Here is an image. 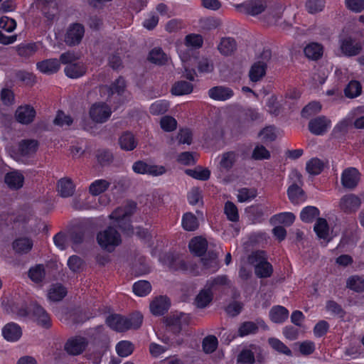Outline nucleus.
I'll return each instance as SVG.
<instances>
[{
    "label": "nucleus",
    "instance_id": "338daca9",
    "mask_svg": "<svg viewBox=\"0 0 364 364\" xmlns=\"http://www.w3.org/2000/svg\"><path fill=\"white\" fill-rule=\"evenodd\" d=\"M321 105L317 102H311L305 106L301 111V116L309 118L310 116L320 112Z\"/></svg>",
    "mask_w": 364,
    "mask_h": 364
},
{
    "label": "nucleus",
    "instance_id": "5701e85b",
    "mask_svg": "<svg viewBox=\"0 0 364 364\" xmlns=\"http://www.w3.org/2000/svg\"><path fill=\"white\" fill-rule=\"evenodd\" d=\"M190 251L197 256H202L208 248V242L202 237L193 238L188 245Z\"/></svg>",
    "mask_w": 364,
    "mask_h": 364
},
{
    "label": "nucleus",
    "instance_id": "4468645a",
    "mask_svg": "<svg viewBox=\"0 0 364 364\" xmlns=\"http://www.w3.org/2000/svg\"><path fill=\"white\" fill-rule=\"evenodd\" d=\"M1 334L6 341L16 342L21 338L22 330L18 324L10 322L4 326L1 329Z\"/></svg>",
    "mask_w": 364,
    "mask_h": 364
},
{
    "label": "nucleus",
    "instance_id": "c9c22d12",
    "mask_svg": "<svg viewBox=\"0 0 364 364\" xmlns=\"http://www.w3.org/2000/svg\"><path fill=\"white\" fill-rule=\"evenodd\" d=\"M245 6L247 14L255 16L261 14L266 9L265 3L262 0H255L252 1L245 2Z\"/></svg>",
    "mask_w": 364,
    "mask_h": 364
},
{
    "label": "nucleus",
    "instance_id": "aec40b11",
    "mask_svg": "<svg viewBox=\"0 0 364 364\" xmlns=\"http://www.w3.org/2000/svg\"><path fill=\"white\" fill-rule=\"evenodd\" d=\"M217 48L221 55L229 56L237 50V43L233 38L223 37L220 39Z\"/></svg>",
    "mask_w": 364,
    "mask_h": 364
},
{
    "label": "nucleus",
    "instance_id": "6ab92c4d",
    "mask_svg": "<svg viewBox=\"0 0 364 364\" xmlns=\"http://www.w3.org/2000/svg\"><path fill=\"white\" fill-rule=\"evenodd\" d=\"M36 67L41 73L46 75H52L59 70L60 64L58 59L50 58L37 63Z\"/></svg>",
    "mask_w": 364,
    "mask_h": 364
},
{
    "label": "nucleus",
    "instance_id": "bf43d9fd",
    "mask_svg": "<svg viewBox=\"0 0 364 364\" xmlns=\"http://www.w3.org/2000/svg\"><path fill=\"white\" fill-rule=\"evenodd\" d=\"M325 4V0H307L305 6L309 13L314 14L322 11Z\"/></svg>",
    "mask_w": 364,
    "mask_h": 364
},
{
    "label": "nucleus",
    "instance_id": "4be33fe9",
    "mask_svg": "<svg viewBox=\"0 0 364 364\" xmlns=\"http://www.w3.org/2000/svg\"><path fill=\"white\" fill-rule=\"evenodd\" d=\"M118 144L121 149L129 151L134 150L136 147L137 141L132 133L125 132L119 137Z\"/></svg>",
    "mask_w": 364,
    "mask_h": 364
},
{
    "label": "nucleus",
    "instance_id": "de8ad7c7",
    "mask_svg": "<svg viewBox=\"0 0 364 364\" xmlns=\"http://www.w3.org/2000/svg\"><path fill=\"white\" fill-rule=\"evenodd\" d=\"M96 159L101 166H107L113 161L114 156L111 151L101 149L97 151Z\"/></svg>",
    "mask_w": 364,
    "mask_h": 364
},
{
    "label": "nucleus",
    "instance_id": "13d9d810",
    "mask_svg": "<svg viewBox=\"0 0 364 364\" xmlns=\"http://www.w3.org/2000/svg\"><path fill=\"white\" fill-rule=\"evenodd\" d=\"M257 195V192L256 189L243 188L238 191L237 197L239 202L244 203L254 199Z\"/></svg>",
    "mask_w": 364,
    "mask_h": 364
},
{
    "label": "nucleus",
    "instance_id": "f8f14e48",
    "mask_svg": "<svg viewBox=\"0 0 364 364\" xmlns=\"http://www.w3.org/2000/svg\"><path fill=\"white\" fill-rule=\"evenodd\" d=\"M331 122L325 116H319L311 119L309 122V129L314 135H323L329 129Z\"/></svg>",
    "mask_w": 364,
    "mask_h": 364
},
{
    "label": "nucleus",
    "instance_id": "473e14b6",
    "mask_svg": "<svg viewBox=\"0 0 364 364\" xmlns=\"http://www.w3.org/2000/svg\"><path fill=\"white\" fill-rule=\"evenodd\" d=\"M201 261L204 267L213 272L217 271L219 268L218 255L213 250H209L208 254L201 259Z\"/></svg>",
    "mask_w": 364,
    "mask_h": 364
},
{
    "label": "nucleus",
    "instance_id": "c756f323",
    "mask_svg": "<svg viewBox=\"0 0 364 364\" xmlns=\"http://www.w3.org/2000/svg\"><path fill=\"white\" fill-rule=\"evenodd\" d=\"M237 159V154L235 151L225 152L221 155L219 163L220 169L230 171Z\"/></svg>",
    "mask_w": 364,
    "mask_h": 364
},
{
    "label": "nucleus",
    "instance_id": "bb28decb",
    "mask_svg": "<svg viewBox=\"0 0 364 364\" xmlns=\"http://www.w3.org/2000/svg\"><path fill=\"white\" fill-rule=\"evenodd\" d=\"M65 73L70 78H78L86 73V68L81 62H76L65 66Z\"/></svg>",
    "mask_w": 364,
    "mask_h": 364
},
{
    "label": "nucleus",
    "instance_id": "774afa93",
    "mask_svg": "<svg viewBox=\"0 0 364 364\" xmlns=\"http://www.w3.org/2000/svg\"><path fill=\"white\" fill-rule=\"evenodd\" d=\"M224 210L228 220L232 222H236L238 220L239 215L237 208L233 203L228 201L225 205Z\"/></svg>",
    "mask_w": 364,
    "mask_h": 364
},
{
    "label": "nucleus",
    "instance_id": "39448f33",
    "mask_svg": "<svg viewBox=\"0 0 364 364\" xmlns=\"http://www.w3.org/2000/svg\"><path fill=\"white\" fill-rule=\"evenodd\" d=\"M99 245L108 252H112L122 242L120 234L113 228L108 227L97 235Z\"/></svg>",
    "mask_w": 364,
    "mask_h": 364
},
{
    "label": "nucleus",
    "instance_id": "4c0bfd02",
    "mask_svg": "<svg viewBox=\"0 0 364 364\" xmlns=\"http://www.w3.org/2000/svg\"><path fill=\"white\" fill-rule=\"evenodd\" d=\"M126 88V82L124 78L119 77L109 87L105 86L102 88V92L106 90L109 95L117 94L122 95Z\"/></svg>",
    "mask_w": 364,
    "mask_h": 364
},
{
    "label": "nucleus",
    "instance_id": "cd10ccee",
    "mask_svg": "<svg viewBox=\"0 0 364 364\" xmlns=\"http://www.w3.org/2000/svg\"><path fill=\"white\" fill-rule=\"evenodd\" d=\"M16 48L19 56L28 58L38 50L39 43H21Z\"/></svg>",
    "mask_w": 364,
    "mask_h": 364
},
{
    "label": "nucleus",
    "instance_id": "412c9836",
    "mask_svg": "<svg viewBox=\"0 0 364 364\" xmlns=\"http://www.w3.org/2000/svg\"><path fill=\"white\" fill-rule=\"evenodd\" d=\"M169 306V299L166 296H161L151 301L150 310L153 314L159 316L166 312L168 310Z\"/></svg>",
    "mask_w": 364,
    "mask_h": 364
},
{
    "label": "nucleus",
    "instance_id": "1a4fd4ad",
    "mask_svg": "<svg viewBox=\"0 0 364 364\" xmlns=\"http://www.w3.org/2000/svg\"><path fill=\"white\" fill-rule=\"evenodd\" d=\"M133 171L139 174H149L158 176L166 173V168L163 166L149 164L143 161H137L132 165Z\"/></svg>",
    "mask_w": 364,
    "mask_h": 364
},
{
    "label": "nucleus",
    "instance_id": "37998d69",
    "mask_svg": "<svg viewBox=\"0 0 364 364\" xmlns=\"http://www.w3.org/2000/svg\"><path fill=\"white\" fill-rule=\"evenodd\" d=\"M320 214L319 210L315 206H306L302 209L300 218L304 223H311Z\"/></svg>",
    "mask_w": 364,
    "mask_h": 364
},
{
    "label": "nucleus",
    "instance_id": "a211bd4d",
    "mask_svg": "<svg viewBox=\"0 0 364 364\" xmlns=\"http://www.w3.org/2000/svg\"><path fill=\"white\" fill-rule=\"evenodd\" d=\"M234 95L232 89L225 86H215L208 90V96L217 101H225Z\"/></svg>",
    "mask_w": 364,
    "mask_h": 364
},
{
    "label": "nucleus",
    "instance_id": "3c124183",
    "mask_svg": "<svg viewBox=\"0 0 364 364\" xmlns=\"http://www.w3.org/2000/svg\"><path fill=\"white\" fill-rule=\"evenodd\" d=\"M186 173L193 178L200 181H206L210 176V171L208 168H203L201 167L187 169L186 170Z\"/></svg>",
    "mask_w": 364,
    "mask_h": 364
},
{
    "label": "nucleus",
    "instance_id": "c03bdc74",
    "mask_svg": "<svg viewBox=\"0 0 364 364\" xmlns=\"http://www.w3.org/2000/svg\"><path fill=\"white\" fill-rule=\"evenodd\" d=\"M346 287L354 291L362 292L364 291V279L358 275L351 276L347 279Z\"/></svg>",
    "mask_w": 364,
    "mask_h": 364
},
{
    "label": "nucleus",
    "instance_id": "4d7b16f0",
    "mask_svg": "<svg viewBox=\"0 0 364 364\" xmlns=\"http://www.w3.org/2000/svg\"><path fill=\"white\" fill-rule=\"evenodd\" d=\"M258 331L257 325L252 321H246L242 323L238 329V335L241 337L256 333Z\"/></svg>",
    "mask_w": 364,
    "mask_h": 364
},
{
    "label": "nucleus",
    "instance_id": "0e129e2a",
    "mask_svg": "<svg viewBox=\"0 0 364 364\" xmlns=\"http://www.w3.org/2000/svg\"><path fill=\"white\" fill-rule=\"evenodd\" d=\"M237 362L238 364H253L255 363L254 353L249 349H244L237 355Z\"/></svg>",
    "mask_w": 364,
    "mask_h": 364
},
{
    "label": "nucleus",
    "instance_id": "6e6d98bb",
    "mask_svg": "<svg viewBox=\"0 0 364 364\" xmlns=\"http://www.w3.org/2000/svg\"><path fill=\"white\" fill-rule=\"evenodd\" d=\"M169 102L168 101L157 100L150 106L149 111L154 115H159L167 112Z\"/></svg>",
    "mask_w": 364,
    "mask_h": 364
},
{
    "label": "nucleus",
    "instance_id": "ddd939ff",
    "mask_svg": "<svg viewBox=\"0 0 364 364\" xmlns=\"http://www.w3.org/2000/svg\"><path fill=\"white\" fill-rule=\"evenodd\" d=\"M360 177V174L355 168H347L341 174V184L346 188L353 189L358 186Z\"/></svg>",
    "mask_w": 364,
    "mask_h": 364
},
{
    "label": "nucleus",
    "instance_id": "f3484780",
    "mask_svg": "<svg viewBox=\"0 0 364 364\" xmlns=\"http://www.w3.org/2000/svg\"><path fill=\"white\" fill-rule=\"evenodd\" d=\"M24 176L18 171L14 170L6 173L4 182L7 186L12 190H18L23 187L24 183Z\"/></svg>",
    "mask_w": 364,
    "mask_h": 364
},
{
    "label": "nucleus",
    "instance_id": "e2e57ef3",
    "mask_svg": "<svg viewBox=\"0 0 364 364\" xmlns=\"http://www.w3.org/2000/svg\"><path fill=\"white\" fill-rule=\"evenodd\" d=\"M28 276L35 282H40L45 277V269L42 264H38L30 269Z\"/></svg>",
    "mask_w": 364,
    "mask_h": 364
},
{
    "label": "nucleus",
    "instance_id": "6e6552de",
    "mask_svg": "<svg viewBox=\"0 0 364 364\" xmlns=\"http://www.w3.org/2000/svg\"><path fill=\"white\" fill-rule=\"evenodd\" d=\"M85 34L84 26L78 23L70 24L65 36V42L69 46L78 45Z\"/></svg>",
    "mask_w": 364,
    "mask_h": 364
},
{
    "label": "nucleus",
    "instance_id": "680f3d73",
    "mask_svg": "<svg viewBox=\"0 0 364 364\" xmlns=\"http://www.w3.org/2000/svg\"><path fill=\"white\" fill-rule=\"evenodd\" d=\"M266 107L270 114L277 116L279 114L281 107L275 95H272L267 98Z\"/></svg>",
    "mask_w": 364,
    "mask_h": 364
},
{
    "label": "nucleus",
    "instance_id": "a18cd8bd",
    "mask_svg": "<svg viewBox=\"0 0 364 364\" xmlns=\"http://www.w3.org/2000/svg\"><path fill=\"white\" fill-rule=\"evenodd\" d=\"M269 345L277 352L287 356H291V350L280 340L276 338H270L268 339Z\"/></svg>",
    "mask_w": 364,
    "mask_h": 364
},
{
    "label": "nucleus",
    "instance_id": "a19ab883",
    "mask_svg": "<svg viewBox=\"0 0 364 364\" xmlns=\"http://www.w3.org/2000/svg\"><path fill=\"white\" fill-rule=\"evenodd\" d=\"M314 230L319 238L327 239L329 228L326 219L318 218L314 225Z\"/></svg>",
    "mask_w": 364,
    "mask_h": 364
},
{
    "label": "nucleus",
    "instance_id": "8fccbe9b",
    "mask_svg": "<svg viewBox=\"0 0 364 364\" xmlns=\"http://www.w3.org/2000/svg\"><path fill=\"white\" fill-rule=\"evenodd\" d=\"M134 293L139 296H144L150 293L151 290V286L150 283L145 280H141L135 282L133 284Z\"/></svg>",
    "mask_w": 364,
    "mask_h": 364
},
{
    "label": "nucleus",
    "instance_id": "7ed1b4c3",
    "mask_svg": "<svg viewBox=\"0 0 364 364\" xmlns=\"http://www.w3.org/2000/svg\"><path fill=\"white\" fill-rule=\"evenodd\" d=\"M249 264L255 267V273L259 278L269 277L273 272L272 265L267 261L265 252L257 250L247 257Z\"/></svg>",
    "mask_w": 364,
    "mask_h": 364
},
{
    "label": "nucleus",
    "instance_id": "052dcab7",
    "mask_svg": "<svg viewBox=\"0 0 364 364\" xmlns=\"http://www.w3.org/2000/svg\"><path fill=\"white\" fill-rule=\"evenodd\" d=\"M43 4V11L46 17L52 20L57 11L55 0H41Z\"/></svg>",
    "mask_w": 364,
    "mask_h": 364
},
{
    "label": "nucleus",
    "instance_id": "423d86ee",
    "mask_svg": "<svg viewBox=\"0 0 364 364\" xmlns=\"http://www.w3.org/2000/svg\"><path fill=\"white\" fill-rule=\"evenodd\" d=\"M271 58V52L268 50H264L261 54L260 59L256 61L251 67L249 76L252 82L260 80L265 75L267 67V62Z\"/></svg>",
    "mask_w": 364,
    "mask_h": 364
},
{
    "label": "nucleus",
    "instance_id": "b1692460",
    "mask_svg": "<svg viewBox=\"0 0 364 364\" xmlns=\"http://www.w3.org/2000/svg\"><path fill=\"white\" fill-rule=\"evenodd\" d=\"M289 316V311L282 306H274L269 311L270 320L275 323L284 322Z\"/></svg>",
    "mask_w": 364,
    "mask_h": 364
},
{
    "label": "nucleus",
    "instance_id": "2eb2a0df",
    "mask_svg": "<svg viewBox=\"0 0 364 364\" xmlns=\"http://www.w3.org/2000/svg\"><path fill=\"white\" fill-rule=\"evenodd\" d=\"M15 116L19 123L28 124L33 121L36 116V110L31 105L20 106L17 108Z\"/></svg>",
    "mask_w": 364,
    "mask_h": 364
},
{
    "label": "nucleus",
    "instance_id": "ea45409f",
    "mask_svg": "<svg viewBox=\"0 0 364 364\" xmlns=\"http://www.w3.org/2000/svg\"><path fill=\"white\" fill-rule=\"evenodd\" d=\"M287 194L289 200L294 204L304 201V191L296 184H292L289 187Z\"/></svg>",
    "mask_w": 364,
    "mask_h": 364
},
{
    "label": "nucleus",
    "instance_id": "9b49d317",
    "mask_svg": "<svg viewBox=\"0 0 364 364\" xmlns=\"http://www.w3.org/2000/svg\"><path fill=\"white\" fill-rule=\"evenodd\" d=\"M361 205L360 198L353 193L343 196L339 202L341 210L347 214L356 212Z\"/></svg>",
    "mask_w": 364,
    "mask_h": 364
},
{
    "label": "nucleus",
    "instance_id": "49530a36",
    "mask_svg": "<svg viewBox=\"0 0 364 364\" xmlns=\"http://www.w3.org/2000/svg\"><path fill=\"white\" fill-rule=\"evenodd\" d=\"M149 60L153 63L163 65L167 61L168 58L161 48H154L149 53Z\"/></svg>",
    "mask_w": 364,
    "mask_h": 364
},
{
    "label": "nucleus",
    "instance_id": "393cba45",
    "mask_svg": "<svg viewBox=\"0 0 364 364\" xmlns=\"http://www.w3.org/2000/svg\"><path fill=\"white\" fill-rule=\"evenodd\" d=\"M186 316L183 314L179 315H173L166 318V326L174 333H178L181 331L183 324L186 321Z\"/></svg>",
    "mask_w": 364,
    "mask_h": 364
},
{
    "label": "nucleus",
    "instance_id": "58836bf2",
    "mask_svg": "<svg viewBox=\"0 0 364 364\" xmlns=\"http://www.w3.org/2000/svg\"><path fill=\"white\" fill-rule=\"evenodd\" d=\"M304 53L306 56L312 60H317L321 57L323 54V47L317 43H311L304 48Z\"/></svg>",
    "mask_w": 364,
    "mask_h": 364
},
{
    "label": "nucleus",
    "instance_id": "f03ea898",
    "mask_svg": "<svg viewBox=\"0 0 364 364\" xmlns=\"http://www.w3.org/2000/svg\"><path fill=\"white\" fill-rule=\"evenodd\" d=\"M136 209V203L129 202L124 206L116 208L110 215L109 218L114 220L115 225L127 234L133 233L130 223V217Z\"/></svg>",
    "mask_w": 364,
    "mask_h": 364
},
{
    "label": "nucleus",
    "instance_id": "e433bc0d",
    "mask_svg": "<svg viewBox=\"0 0 364 364\" xmlns=\"http://www.w3.org/2000/svg\"><path fill=\"white\" fill-rule=\"evenodd\" d=\"M182 227L187 231H194L198 226L199 223L198 218L192 213H186L182 217Z\"/></svg>",
    "mask_w": 364,
    "mask_h": 364
},
{
    "label": "nucleus",
    "instance_id": "f704fd0d",
    "mask_svg": "<svg viewBox=\"0 0 364 364\" xmlns=\"http://www.w3.org/2000/svg\"><path fill=\"white\" fill-rule=\"evenodd\" d=\"M33 247V242L27 237L16 239L13 242V249L19 254H25L29 252Z\"/></svg>",
    "mask_w": 364,
    "mask_h": 364
},
{
    "label": "nucleus",
    "instance_id": "9d476101",
    "mask_svg": "<svg viewBox=\"0 0 364 364\" xmlns=\"http://www.w3.org/2000/svg\"><path fill=\"white\" fill-rule=\"evenodd\" d=\"M340 49L342 53L347 57L358 55L362 50V44L357 42L351 36L345 37L339 41Z\"/></svg>",
    "mask_w": 364,
    "mask_h": 364
},
{
    "label": "nucleus",
    "instance_id": "603ef678",
    "mask_svg": "<svg viewBox=\"0 0 364 364\" xmlns=\"http://www.w3.org/2000/svg\"><path fill=\"white\" fill-rule=\"evenodd\" d=\"M229 280L225 275H218L215 277L210 278L206 282L205 286L212 291L217 289L220 287L228 285Z\"/></svg>",
    "mask_w": 364,
    "mask_h": 364
},
{
    "label": "nucleus",
    "instance_id": "79ce46f5",
    "mask_svg": "<svg viewBox=\"0 0 364 364\" xmlns=\"http://www.w3.org/2000/svg\"><path fill=\"white\" fill-rule=\"evenodd\" d=\"M38 143L35 140H23L19 143L18 151L22 156H28L36 152Z\"/></svg>",
    "mask_w": 364,
    "mask_h": 364
},
{
    "label": "nucleus",
    "instance_id": "dca6fc26",
    "mask_svg": "<svg viewBox=\"0 0 364 364\" xmlns=\"http://www.w3.org/2000/svg\"><path fill=\"white\" fill-rule=\"evenodd\" d=\"M87 341L81 336H77L68 341L65 346V350L71 355L80 354L86 348Z\"/></svg>",
    "mask_w": 364,
    "mask_h": 364
},
{
    "label": "nucleus",
    "instance_id": "a878e982",
    "mask_svg": "<svg viewBox=\"0 0 364 364\" xmlns=\"http://www.w3.org/2000/svg\"><path fill=\"white\" fill-rule=\"evenodd\" d=\"M58 189L60 196L68 198L73 195L75 186L70 178H63L58 182Z\"/></svg>",
    "mask_w": 364,
    "mask_h": 364
},
{
    "label": "nucleus",
    "instance_id": "20e7f679",
    "mask_svg": "<svg viewBox=\"0 0 364 364\" xmlns=\"http://www.w3.org/2000/svg\"><path fill=\"white\" fill-rule=\"evenodd\" d=\"M20 314L30 316L39 326L43 328H49L51 326L49 314L36 302H31L25 309H21Z\"/></svg>",
    "mask_w": 364,
    "mask_h": 364
},
{
    "label": "nucleus",
    "instance_id": "f257e3e1",
    "mask_svg": "<svg viewBox=\"0 0 364 364\" xmlns=\"http://www.w3.org/2000/svg\"><path fill=\"white\" fill-rule=\"evenodd\" d=\"M143 316L139 312H136L129 317L119 314H113L107 317V324L114 331L123 332L130 328H138L142 323Z\"/></svg>",
    "mask_w": 364,
    "mask_h": 364
},
{
    "label": "nucleus",
    "instance_id": "5fc2aeb1",
    "mask_svg": "<svg viewBox=\"0 0 364 364\" xmlns=\"http://www.w3.org/2000/svg\"><path fill=\"white\" fill-rule=\"evenodd\" d=\"M134 350L133 344L128 341H122L116 346V351L121 357H127L132 353Z\"/></svg>",
    "mask_w": 364,
    "mask_h": 364
},
{
    "label": "nucleus",
    "instance_id": "69168bd1",
    "mask_svg": "<svg viewBox=\"0 0 364 364\" xmlns=\"http://www.w3.org/2000/svg\"><path fill=\"white\" fill-rule=\"evenodd\" d=\"M218 346V339L214 336H208L203 341V349L206 353H211Z\"/></svg>",
    "mask_w": 364,
    "mask_h": 364
},
{
    "label": "nucleus",
    "instance_id": "09e8293b",
    "mask_svg": "<svg viewBox=\"0 0 364 364\" xmlns=\"http://www.w3.org/2000/svg\"><path fill=\"white\" fill-rule=\"evenodd\" d=\"M324 168L323 162L317 158H314L306 163V169L311 175L319 174Z\"/></svg>",
    "mask_w": 364,
    "mask_h": 364
},
{
    "label": "nucleus",
    "instance_id": "72a5a7b5",
    "mask_svg": "<svg viewBox=\"0 0 364 364\" xmlns=\"http://www.w3.org/2000/svg\"><path fill=\"white\" fill-rule=\"evenodd\" d=\"M193 88V85L191 82L181 80L173 84L171 92L174 95L180 96L190 94L192 92Z\"/></svg>",
    "mask_w": 364,
    "mask_h": 364
},
{
    "label": "nucleus",
    "instance_id": "0eeeda50",
    "mask_svg": "<svg viewBox=\"0 0 364 364\" xmlns=\"http://www.w3.org/2000/svg\"><path fill=\"white\" fill-rule=\"evenodd\" d=\"M112 113L111 107L104 102L93 104L89 112L91 119L100 124L106 122L111 117Z\"/></svg>",
    "mask_w": 364,
    "mask_h": 364
},
{
    "label": "nucleus",
    "instance_id": "7c9ffc66",
    "mask_svg": "<svg viewBox=\"0 0 364 364\" xmlns=\"http://www.w3.org/2000/svg\"><path fill=\"white\" fill-rule=\"evenodd\" d=\"M67 294L66 289L60 284H53L48 292V298L52 301H59Z\"/></svg>",
    "mask_w": 364,
    "mask_h": 364
},
{
    "label": "nucleus",
    "instance_id": "2f4dec72",
    "mask_svg": "<svg viewBox=\"0 0 364 364\" xmlns=\"http://www.w3.org/2000/svg\"><path fill=\"white\" fill-rule=\"evenodd\" d=\"M111 183L105 179H97L90 183L89 192L92 196H98L106 191L110 186Z\"/></svg>",
    "mask_w": 364,
    "mask_h": 364
},
{
    "label": "nucleus",
    "instance_id": "c85d7f7f",
    "mask_svg": "<svg viewBox=\"0 0 364 364\" xmlns=\"http://www.w3.org/2000/svg\"><path fill=\"white\" fill-rule=\"evenodd\" d=\"M213 296V292L205 286L196 296L195 304L198 308H205L210 303Z\"/></svg>",
    "mask_w": 364,
    "mask_h": 364
},
{
    "label": "nucleus",
    "instance_id": "864d4df0",
    "mask_svg": "<svg viewBox=\"0 0 364 364\" xmlns=\"http://www.w3.org/2000/svg\"><path fill=\"white\" fill-rule=\"evenodd\" d=\"M262 117L260 113H259L257 110L253 109H249L246 111L245 114V118L243 122H239L235 125V129H240V126L245 127V124L247 122H254L262 120Z\"/></svg>",
    "mask_w": 364,
    "mask_h": 364
}]
</instances>
